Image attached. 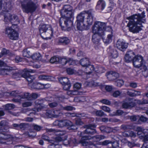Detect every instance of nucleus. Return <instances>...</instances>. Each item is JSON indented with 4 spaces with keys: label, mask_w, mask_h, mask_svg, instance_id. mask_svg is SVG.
Here are the masks:
<instances>
[{
    "label": "nucleus",
    "mask_w": 148,
    "mask_h": 148,
    "mask_svg": "<svg viewBox=\"0 0 148 148\" xmlns=\"http://www.w3.org/2000/svg\"><path fill=\"white\" fill-rule=\"evenodd\" d=\"M145 14L143 11L141 14H133L127 17V19L129 20L127 26L129 27L130 31L135 33L142 30L141 27H143L142 23H144L146 21Z\"/></svg>",
    "instance_id": "1"
},
{
    "label": "nucleus",
    "mask_w": 148,
    "mask_h": 148,
    "mask_svg": "<svg viewBox=\"0 0 148 148\" xmlns=\"http://www.w3.org/2000/svg\"><path fill=\"white\" fill-rule=\"evenodd\" d=\"M106 27V24L100 22H96L94 23L92 28L94 34L92 36V41L95 44H98L101 37L104 35V30Z\"/></svg>",
    "instance_id": "2"
},
{
    "label": "nucleus",
    "mask_w": 148,
    "mask_h": 148,
    "mask_svg": "<svg viewBox=\"0 0 148 148\" xmlns=\"http://www.w3.org/2000/svg\"><path fill=\"white\" fill-rule=\"evenodd\" d=\"M8 123L5 121H2L0 123V143L9 145L12 143V137L6 133L2 132L3 127L8 125Z\"/></svg>",
    "instance_id": "3"
},
{
    "label": "nucleus",
    "mask_w": 148,
    "mask_h": 148,
    "mask_svg": "<svg viewBox=\"0 0 148 148\" xmlns=\"http://www.w3.org/2000/svg\"><path fill=\"white\" fill-rule=\"evenodd\" d=\"M21 4L23 11L27 13L34 12L37 7L36 4L32 0H23Z\"/></svg>",
    "instance_id": "4"
},
{
    "label": "nucleus",
    "mask_w": 148,
    "mask_h": 148,
    "mask_svg": "<svg viewBox=\"0 0 148 148\" xmlns=\"http://www.w3.org/2000/svg\"><path fill=\"white\" fill-rule=\"evenodd\" d=\"M74 16L62 17L60 19V25L62 30L69 31L71 30V28L73 26L72 20Z\"/></svg>",
    "instance_id": "5"
},
{
    "label": "nucleus",
    "mask_w": 148,
    "mask_h": 148,
    "mask_svg": "<svg viewBox=\"0 0 148 148\" xmlns=\"http://www.w3.org/2000/svg\"><path fill=\"white\" fill-rule=\"evenodd\" d=\"M60 12L62 17L74 16V11L73 8L69 5H64Z\"/></svg>",
    "instance_id": "6"
},
{
    "label": "nucleus",
    "mask_w": 148,
    "mask_h": 148,
    "mask_svg": "<svg viewBox=\"0 0 148 148\" xmlns=\"http://www.w3.org/2000/svg\"><path fill=\"white\" fill-rule=\"evenodd\" d=\"M104 34H107V37L105 38L103 37L104 35L102 36V39L103 42L106 44H108L111 42L112 40V37L113 36L112 29L110 27L106 26L104 30Z\"/></svg>",
    "instance_id": "7"
},
{
    "label": "nucleus",
    "mask_w": 148,
    "mask_h": 148,
    "mask_svg": "<svg viewBox=\"0 0 148 148\" xmlns=\"http://www.w3.org/2000/svg\"><path fill=\"white\" fill-rule=\"evenodd\" d=\"M132 62L134 66L139 68L140 67L142 68L145 62H144L143 58L141 56L138 55L134 56L133 60Z\"/></svg>",
    "instance_id": "8"
},
{
    "label": "nucleus",
    "mask_w": 148,
    "mask_h": 148,
    "mask_svg": "<svg viewBox=\"0 0 148 148\" xmlns=\"http://www.w3.org/2000/svg\"><path fill=\"white\" fill-rule=\"evenodd\" d=\"M5 33L8 34L9 37L11 39L16 40L18 38V33L11 27H6Z\"/></svg>",
    "instance_id": "9"
},
{
    "label": "nucleus",
    "mask_w": 148,
    "mask_h": 148,
    "mask_svg": "<svg viewBox=\"0 0 148 148\" xmlns=\"http://www.w3.org/2000/svg\"><path fill=\"white\" fill-rule=\"evenodd\" d=\"M24 71L26 72L24 73L23 75V77L25 78L26 80L29 83H32L34 80L35 77L33 75H31L29 73H33L35 72V70L30 69H25Z\"/></svg>",
    "instance_id": "10"
},
{
    "label": "nucleus",
    "mask_w": 148,
    "mask_h": 148,
    "mask_svg": "<svg viewBox=\"0 0 148 148\" xmlns=\"http://www.w3.org/2000/svg\"><path fill=\"white\" fill-rule=\"evenodd\" d=\"M96 127V125L94 124H88L85 125L84 127V128H86V129L84 132L86 134L93 135L96 133L95 129H94Z\"/></svg>",
    "instance_id": "11"
},
{
    "label": "nucleus",
    "mask_w": 148,
    "mask_h": 148,
    "mask_svg": "<svg viewBox=\"0 0 148 148\" xmlns=\"http://www.w3.org/2000/svg\"><path fill=\"white\" fill-rule=\"evenodd\" d=\"M5 63L1 60H0V66L1 67L0 71L1 74L3 75H9L11 73V71L9 67L5 66Z\"/></svg>",
    "instance_id": "12"
},
{
    "label": "nucleus",
    "mask_w": 148,
    "mask_h": 148,
    "mask_svg": "<svg viewBox=\"0 0 148 148\" xmlns=\"http://www.w3.org/2000/svg\"><path fill=\"white\" fill-rule=\"evenodd\" d=\"M91 138L90 136H84L82 137L81 140L79 141V143L81 144L83 146H88L89 145H92L95 146V145L93 143L90 141H87L88 140H90Z\"/></svg>",
    "instance_id": "13"
},
{
    "label": "nucleus",
    "mask_w": 148,
    "mask_h": 148,
    "mask_svg": "<svg viewBox=\"0 0 148 148\" xmlns=\"http://www.w3.org/2000/svg\"><path fill=\"white\" fill-rule=\"evenodd\" d=\"M47 101H49V100L47 99V98L45 99H38L36 100L35 102L36 105L37 106L39 105L41 107H38L36 108H34L33 110L35 112H39L40 110L44 106H43L44 105V103Z\"/></svg>",
    "instance_id": "14"
},
{
    "label": "nucleus",
    "mask_w": 148,
    "mask_h": 148,
    "mask_svg": "<svg viewBox=\"0 0 148 148\" xmlns=\"http://www.w3.org/2000/svg\"><path fill=\"white\" fill-rule=\"evenodd\" d=\"M9 17L8 18L7 16H5L4 20L7 21V20L8 18L9 21L14 25H16L19 23L20 21L18 17L16 15H9Z\"/></svg>",
    "instance_id": "15"
},
{
    "label": "nucleus",
    "mask_w": 148,
    "mask_h": 148,
    "mask_svg": "<svg viewBox=\"0 0 148 148\" xmlns=\"http://www.w3.org/2000/svg\"><path fill=\"white\" fill-rule=\"evenodd\" d=\"M86 14H87V18L86 19V21L89 27L92 24L93 21V15L92 13V11L91 10H89L86 11Z\"/></svg>",
    "instance_id": "16"
},
{
    "label": "nucleus",
    "mask_w": 148,
    "mask_h": 148,
    "mask_svg": "<svg viewBox=\"0 0 148 148\" xmlns=\"http://www.w3.org/2000/svg\"><path fill=\"white\" fill-rule=\"evenodd\" d=\"M116 47L120 50L123 51L127 47V44L123 40H118L116 43Z\"/></svg>",
    "instance_id": "17"
},
{
    "label": "nucleus",
    "mask_w": 148,
    "mask_h": 148,
    "mask_svg": "<svg viewBox=\"0 0 148 148\" xmlns=\"http://www.w3.org/2000/svg\"><path fill=\"white\" fill-rule=\"evenodd\" d=\"M136 105L134 99L132 98L128 99L126 102L123 103L122 107L123 108H127L129 107H133Z\"/></svg>",
    "instance_id": "18"
},
{
    "label": "nucleus",
    "mask_w": 148,
    "mask_h": 148,
    "mask_svg": "<svg viewBox=\"0 0 148 148\" xmlns=\"http://www.w3.org/2000/svg\"><path fill=\"white\" fill-rule=\"evenodd\" d=\"M13 5L14 3L11 0H9L7 2H5L3 6L4 10L6 12H9L12 9Z\"/></svg>",
    "instance_id": "19"
},
{
    "label": "nucleus",
    "mask_w": 148,
    "mask_h": 148,
    "mask_svg": "<svg viewBox=\"0 0 148 148\" xmlns=\"http://www.w3.org/2000/svg\"><path fill=\"white\" fill-rule=\"evenodd\" d=\"M135 55L134 53L132 50H129L125 54V62L128 63L132 61Z\"/></svg>",
    "instance_id": "20"
},
{
    "label": "nucleus",
    "mask_w": 148,
    "mask_h": 148,
    "mask_svg": "<svg viewBox=\"0 0 148 148\" xmlns=\"http://www.w3.org/2000/svg\"><path fill=\"white\" fill-rule=\"evenodd\" d=\"M46 130L47 132L52 133L60 136L64 135L66 133V131L65 130H60L54 129H47Z\"/></svg>",
    "instance_id": "21"
},
{
    "label": "nucleus",
    "mask_w": 148,
    "mask_h": 148,
    "mask_svg": "<svg viewBox=\"0 0 148 148\" xmlns=\"http://www.w3.org/2000/svg\"><path fill=\"white\" fill-rule=\"evenodd\" d=\"M106 75L107 78L110 80H114L118 78L119 75L118 73L112 71H109L107 73Z\"/></svg>",
    "instance_id": "22"
},
{
    "label": "nucleus",
    "mask_w": 148,
    "mask_h": 148,
    "mask_svg": "<svg viewBox=\"0 0 148 148\" xmlns=\"http://www.w3.org/2000/svg\"><path fill=\"white\" fill-rule=\"evenodd\" d=\"M87 11H84L81 12L77 16V22H83L84 18L87 15Z\"/></svg>",
    "instance_id": "23"
},
{
    "label": "nucleus",
    "mask_w": 148,
    "mask_h": 148,
    "mask_svg": "<svg viewBox=\"0 0 148 148\" xmlns=\"http://www.w3.org/2000/svg\"><path fill=\"white\" fill-rule=\"evenodd\" d=\"M58 63L64 65L68 63L69 65H73L75 63L74 61H73L71 59H70L68 61L67 59L65 58H62L59 57Z\"/></svg>",
    "instance_id": "24"
},
{
    "label": "nucleus",
    "mask_w": 148,
    "mask_h": 148,
    "mask_svg": "<svg viewBox=\"0 0 148 148\" xmlns=\"http://www.w3.org/2000/svg\"><path fill=\"white\" fill-rule=\"evenodd\" d=\"M107 51L110 56L114 58H115L117 57L118 54L117 51L112 48L111 46H110L107 49Z\"/></svg>",
    "instance_id": "25"
},
{
    "label": "nucleus",
    "mask_w": 148,
    "mask_h": 148,
    "mask_svg": "<svg viewBox=\"0 0 148 148\" xmlns=\"http://www.w3.org/2000/svg\"><path fill=\"white\" fill-rule=\"evenodd\" d=\"M76 141L73 136H69V139H65L63 141V144L64 145H67L70 144H75L76 143Z\"/></svg>",
    "instance_id": "26"
},
{
    "label": "nucleus",
    "mask_w": 148,
    "mask_h": 148,
    "mask_svg": "<svg viewBox=\"0 0 148 148\" xmlns=\"http://www.w3.org/2000/svg\"><path fill=\"white\" fill-rule=\"evenodd\" d=\"M58 43L63 45H68L70 42V40L68 38L66 37H62L59 38Z\"/></svg>",
    "instance_id": "27"
},
{
    "label": "nucleus",
    "mask_w": 148,
    "mask_h": 148,
    "mask_svg": "<svg viewBox=\"0 0 148 148\" xmlns=\"http://www.w3.org/2000/svg\"><path fill=\"white\" fill-rule=\"evenodd\" d=\"M141 69L142 70V74L145 77H148V61L145 63Z\"/></svg>",
    "instance_id": "28"
},
{
    "label": "nucleus",
    "mask_w": 148,
    "mask_h": 148,
    "mask_svg": "<svg viewBox=\"0 0 148 148\" xmlns=\"http://www.w3.org/2000/svg\"><path fill=\"white\" fill-rule=\"evenodd\" d=\"M106 4L103 0H99L97 2L96 8L99 10H103L105 7Z\"/></svg>",
    "instance_id": "29"
},
{
    "label": "nucleus",
    "mask_w": 148,
    "mask_h": 148,
    "mask_svg": "<svg viewBox=\"0 0 148 148\" xmlns=\"http://www.w3.org/2000/svg\"><path fill=\"white\" fill-rule=\"evenodd\" d=\"M62 98L60 97H56L54 99L55 102L49 104V106L51 108H54L56 107L58 105V103L61 101Z\"/></svg>",
    "instance_id": "30"
},
{
    "label": "nucleus",
    "mask_w": 148,
    "mask_h": 148,
    "mask_svg": "<svg viewBox=\"0 0 148 148\" xmlns=\"http://www.w3.org/2000/svg\"><path fill=\"white\" fill-rule=\"evenodd\" d=\"M47 85H49V84H41L40 83L37 82L34 83L31 86L32 88L36 89H42L44 88H46V86Z\"/></svg>",
    "instance_id": "31"
},
{
    "label": "nucleus",
    "mask_w": 148,
    "mask_h": 148,
    "mask_svg": "<svg viewBox=\"0 0 148 148\" xmlns=\"http://www.w3.org/2000/svg\"><path fill=\"white\" fill-rule=\"evenodd\" d=\"M77 27L78 30L81 31L89 29L88 25H86L83 22H77Z\"/></svg>",
    "instance_id": "32"
},
{
    "label": "nucleus",
    "mask_w": 148,
    "mask_h": 148,
    "mask_svg": "<svg viewBox=\"0 0 148 148\" xmlns=\"http://www.w3.org/2000/svg\"><path fill=\"white\" fill-rule=\"evenodd\" d=\"M99 129L102 132L106 133H110L113 130L112 128L105 126L100 127Z\"/></svg>",
    "instance_id": "33"
},
{
    "label": "nucleus",
    "mask_w": 148,
    "mask_h": 148,
    "mask_svg": "<svg viewBox=\"0 0 148 148\" xmlns=\"http://www.w3.org/2000/svg\"><path fill=\"white\" fill-rule=\"evenodd\" d=\"M80 64L83 67H87L90 63L89 59L88 58H85L82 59L79 61Z\"/></svg>",
    "instance_id": "34"
},
{
    "label": "nucleus",
    "mask_w": 148,
    "mask_h": 148,
    "mask_svg": "<svg viewBox=\"0 0 148 148\" xmlns=\"http://www.w3.org/2000/svg\"><path fill=\"white\" fill-rule=\"evenodd\" d=\"M85 93V92L80 91L76 90H69L67 92V95L71 96L75 95H82Z\"/></svg>",
    "instance_id": "35"
},
{
    "label": "nucleus",
    "mask_w": 148,
    "mask_h": 148,
    "mask_svg": "<svg viewBox=\"0 0 148 148\" xmlns=\"http://www.w3.org/2000/svg\"><path fill=\"white\" fill-rule=\"evenodd\" d=\"M72 122L70 121L66 120H60L59 127H62L64 126H68L71 125Z\"/></svg>",
    "instance_id": "36"
},
{
    "label": "nucleus",
    "mask_w": 148,
    "mask_h": 148,
    "mask_svg": "<svg viewBox=\"0 0 148 148\" xmlns=\"http://www.w3.org/2000/svg\"><path fill=\"white\" fill-rule=\"evenodd\" d=\"M49 25H46L45 24L41 26H40L39 29L40 32V35L41 34L44 32H46L48 28L49 27Z\"/></svg>",
    "instance_id": "37"
},
{
    "label": "nucleus",
    "mask_w": 148,
    "mask_h": 148,
    "mask_svg": "<svg viewBox=\"0 0 148 148\" xmlns=\"http://www.w3.org/2000/svg\"><path fill=\"white\" fill-rule=\"evenodd\" d=\"M127 113L123 112L121 110H118L115 112H114L113 114H110V115L111 116H120L123 114L126 115Z\"/></svg>",
    "instance_id": "38"
},
{
    "label": "nucleus",
    "mask_w": 148,
    "mask_h": 148,
    "mask_svg": "<svg viewBox=\"0 0 148 148\" xmlns=\"http://www.w3.org/2000/svg\"><path fill=\"white\" fill-rule=\"evenodd\" d=\"M38 78L40 80H46L50 81L52 80L53 77L51 76L46 75H39Z\"/></svg>",
    "instance_id": "39"
},
{
    "label": "nucleus",
    "mask_w": 148,
    "mask_h": 148,
    "mask_svg": "<svg viewBox=\"0 0 148 148\" xmlns=\"http://www.w3.org/2000/svg\"><path fill=\"white\" fill-rule=\"evenodd\" d=\"M23 55L24 57L29 58L31 57V53L30 52L29 49H24L22 51Z\"/></svg>",
    "instance_id": "40"
},
{
    "label": "nucleus",
    "mask_w": 148,
    "mask_h": 148,
    "mask_svg": "<svg viewBox=\"0 0 148 148\" xmlns=\"http://www.w3.org/2000/svg\"><path fill=\"white\" fill-rule=\"evenodd\" d=\"M58 79L59 82L62 85L66 84L69 82L68 78L66 77H61Z\"/></svg>",
    "instance_id": "41"
},
{
    "label": "nucleus",
    "mask_w": 148,
    "mask_h": 148,
    "mask_svg": "<svg viewBox=\"0 0 148 148\" xmlns=\"http://www.w3.org/2000/svg\"><path fill=\"white\" fill-rule=\"evenodd\" d=\"M23 74L24 73H22L21 71H19L14 73L12 75V77L16 79L21 77H23Z\"/></svg>",
    "instance_id": "42"
},
{
    "label": "nucleus",
    "mask_w": 148,
    "mask_h": 148,
    "mask_svg": "<svg viewBox=\"0 0 148 148\" xmlns=\"http://www.w3.org/2000/svg\"><path fill=\"white\" fill-rule=\"evenodd\" d=\"M59 57L54 56L52 57L50 60V62L52 63H58Z\"/></svg>",
    "instance_id": "43"
},
{
    "label": "nucleus",
    "mask_w": 148,
    "mask_h": 148,
    "mask_svg": "<svg viewBox=\"0 0 148 148\" xmlns=\"http://www.w3.org/2000/svg\"><path fill=\"white\" fill-rule=\"evenodd\" d=\"M25 134L30 138H33L36 136V133L35 132L32 131V130H30L29 132L26 133Z\"/></svg>",
    "instance_id": "44"
},
{
    "label": "nucleus",
    "mask_w": 148,
    "mask_h": 148,
    "mask_svg": "<svg viewBox=\"0 0 148 148\" xmlns=\"http://www.w3.org/2000/svg\"><path fill=\"white\" fill-rule=\"evenodd\" d=\"M95 112L97 116L101 117L106 116V114L101 110H97Z\"/></svg>",
    "instance_id": "45"
},
{
    "label": "nucleus",
    "mask_w": 148,
    "mask_h": 148,
    "mask_svg": "<svg viewBox=\"0 0 148 148\" xmlns=\"http://www.w3.org/2000/svg\"><path fill=\"white\" fill-rule=\"evenodd\" d=\"M85 84L90 87H95L98 85L97 83H96L93 81H91L89 82H86L85 83Z\"/></svg>",
    "instance_id": "46"
},
{
    "label": "nucleus",
    "mask_w": 148,
    "mask_h": 148,
    "mask_svg": "<svg viewBox=\"0 0 148 148\" xmlns=\"http://www.w3.org/2000/svg\"><path fill=\"white\" fill-rule=\"evenodd\" d=\"M53 117L57 118L62 116V113L57 110H53Z\"/></svg>",
    "instance_id": "47"
},
{
    "label": "nucleus",
    "mask_w": 148,
    "mask_h": 148,
    "mask_svg": "<svg viewBox=\"0 0 148 148\" xmlns=\"http://www.w3.org/2000/svg\"><path fill=\"white\" fill-rule=\"evenodd\" d=\"M24 98H26L28 99V100H32V99L31 98V94L29 93H25L23 96V95H20V97L19 99H23Z\"/></svg>",
    "instance_id": "48"
},
{
    "label": "nucleus",
    "mask_w": 148,
    "mask_h": 148,
    "mask_svg": "<svg viewBox=\"0 0 148 148\" xmlns=\"http://www.w3.org/2000/svg\"><path fill=\"white\" fill-rule=\"evenodd\" d=\"M128 117L132 121H136L139 119V116L138 115L128 116Z\"/></svg>",
    "instance_id": "49"
},
{
    "label": "nucleus",
    "mask_w": 148,
    "mask_h": 148,
    "mask_svg": "<svg viewBox=\"0 0 148 148\" xmlns=\"http://www.w3.org/2000/svg\"><path fill=\"white\" fill-rule=\"evenodd\" d=\"M41 55L40 53H35L33 54L31 57L33 60H38L41 57Z\"/></svg>",
    "instance_id": "50"
},
{
    "label": "nucleus",
    "mask_w": 148,
    "mask_h": 148,
    "mask_svg": "<svg viewBox=\"0 0 148 148\" xmlns=\"http://www.w3.org/2000/svg\"><path fill=\"white\" fill-rule=\"evenodd\" d=\"M15 106L14 105L12 104H8L5 105V109L6 110H8L14 109Z\"/></svg>",
    "instance_id": "51"
},
{
    "label": "nucleus",
    "mask_w": 148,
    "mask_h": 148,
    "mask_svg": "<svg viewBox=\"0 0 148 148\" xmlns=\"http://www.w3.org/2000/svg\"><path fill=\"white\" fill-rule=\"evenodd\" d=\"M53 110H49L47 111L45 115L48 118H51L53 117Z\"/></svg>",
    "instance_id": "52"
},
{
    "label": "nucleus",
    "mask_w": 148,
    "mask_h": 148,
    "mask_svg": "<svg viewBox=\"0 0 148 148\" xmlns=\"http://www.w3.org/2000/svg\"><path fill=\"white\" fill-rule=\"evenodd\" d=\"M124 82L122 79H118L116 82L115 85L117 86L120 87L124 84Z\"/></svg>",
    "instance_id": "53"
},
{
    "label": "nucleus",
    "mask_w": 148,
    "mask_h": 148,
    "mask_svg": "<svg viewBox=\"0 0 148 148\" xmlns=\"http://www.w3.org/2000/svg\"><path fill=\"white\" fill-rule=\"evenodd\" d=\"M53 30L52 27L49 25V27L48 28L47 31L46 32V34L47 35H50L51 36H53Z\"/></svg>",
    "instance_id": "54"
},
{
    "label": "nucleus",
    "mask_w": 148,
    "mask_h": 148,
    "mask_svg": "<svg viewBox=\"0 0 148 148\" xmlns=\"http://www.w3.org/2000/svg\"><path fill=\"white\" fill-rule=\"evenodd\" d=\"M32 127H33L34 129L36 131H40L42 127L40 125L35 124L32 125Z\"/></svg>",
    "instance_id": "55"
},
{
    "label": "nucleus",
    "mask_w": 148,
    "mask_h": 148,
    "mask_svg": "<svg viewBox=\"0 0 148 148\" xmlns=\"http://www.w3.org/2000/svg\"><path fill=\"white\" fill-rule=\"evenodd\" d=\"M114 6V4L113 3H111L110 6L106 8L104 11L105 13L109 12L112 11Z\"/></svg>",
    "instance_id": "56"
},
{
    "label": "nucleus",
    "mask_w": 148,
    "mask_h": 148,
    "mask_svg": "<svg viewBox=\"0 0 148 148\" xmlns=\"http://www.w3.org/2000/svg\"><path fill=\"white\" fill-rule=\"evenodd\" d=\"M82 84L80 83L76 82L73 85V88L76 90H79L81 88Z\"/></svg>",
    "instance_id": "57"
},
{
    "label": "nucleus",
    "mask_w": 148,
    "mask_h": 148,
    "mask_svg": "<svg viewBox=\"0 0 148 148\" xmlns=\"http://www.w3.org/2000/svg\"><path fill=\"white\" fill-rule=\"evenodd\" d=\"M11 96H13L15 97H18V98H20V95H19L18 91L17 90L13 91H12L10 94Z\"/></svg>",
    "instance_id": "58"
},
{
    "label": "nucleus",
    "mask_w": 148,
    "mask_h": 148,
    "mask_svg": "<svg viewBox=\"0 0 148 148\" xmlns=\"http://www.w3.org/2000/svg\"><path fill=\"white\" fill-rule=\"evenodd\" d=\"M63 86V88L65 90H67L70 88L71 85L70 83V82H68L66 84L62 85Z\"/></svg>",
    "instance_id": "59"
},
{
    "label": "nucleus",
    "mask_w": 148,
    "mask_h": 148,
    "mask_svg": "<svg viewBox=\"0 0 148 148\" xmlns=\"http://www.w3.org/2000/svg\"><path fill=\"white\" fill-rule=\"evenodd\" d=\"M100 108L104 111L108 113H110V108L107 106H103Z\"/></svg>",
    "instance_id": "60"
},
{
    "label": "nucleus",
    "mask_w": 148,
    "mask_h": 148,
    "mask_svg": "<svg viewBox=\"0 0 148 148\" xmlns=\"http://www.w3.org/2000/svg\"><path fill=\"white\" fill-rule=\"evenodd\" d=\"M62 109L67 111H71L75 109L74 108L70 106H67L65 107H62Z\"/></svg>",
    "instance_id": "61"
},
{
    "label": "nucleus",
    "mask_w": 148,
    "mask_h": 148,
    "mask_svg": "<svg viewBox=\"0 0 148 148\" xmlns=\"http://www.w3.org/2000/svg\"><path fill=\"white\" fill-rule=\"evenodd\" d=\"M105 89L107 91L110 92L114 89V88L112 86L106 85Z\"/></svg>",
    "instance_id": "62"
},
{
    "label": "nucleus",
    "mask_w": 148,
    "mask_h": 148,
    "mask_svg": "<svg viewBox=\"0 0 148 148\" xmlns=\"http://www.w3.org/2000/svg\"><path fill=\"white\" fill-rule=\"evenodd\" d=\"M100 102L107 105H110L111 104V102L108 100L105 99L100 100Z\"/></svg>",
    "instance_id": "63"
},
{
    "label": "nucleus",
    "mask_w": 148,
    "mask_h": 148,
    "mask_svg": "<svg viewBox=\"0 0 148 148\" xmlns=\"http://www.w3.org/2000/svg\"><path fill=\"white\" fill-rule=\"evenodd\" d=\"M127 94L128 95L132 97H134V95H135L134 93V90L128 91L127 92Z\"/></svg>",
    "instance_id": "64"
}]
</instances>
